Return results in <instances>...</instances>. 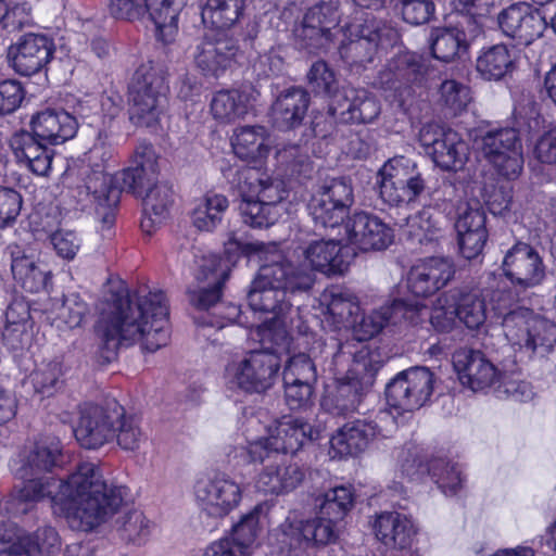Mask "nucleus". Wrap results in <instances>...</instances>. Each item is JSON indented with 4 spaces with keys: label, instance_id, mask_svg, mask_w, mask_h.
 Instances as JSON below:
<instances>
[{
    "label": "nucleus",
    "instance_id": "nucleus-29",
    "mask_svg": "<svg viewBox=\"0 0 556 556\" xmlns=\"http://www.w3.org/2000/svg\"><path fill=\"white\" fill-rule=\"evenodd\" d=\"M8 250L14 280L27 292L47 291L52 285V271L48 265L20 245H10Z\"/></svg>",
    "mask_w": 556,
    "mask_h": 556
},
{
    "label": "nucleus",
    "instance_id": "nucleus-35",
    "mask_svg": "<svg viewBox=\"0 0 556 556\" xmlns=\"http://www.w3.org/2000/svg\"><path fill=\"white\" fill-rule=\"evenodd\" d=\"M267 433L274 441V450L279 453L294 454L307 442L317 438L318 432L314 427L301 417L283 416L267 429Z\"/></svg>",
    "mask_w": 556,
    "mask_h": 556
},
{
    "label": "nucleus",
    "instance_id": "nucleus-14",
    "mask_svg": "<svg viewBox=\"0 0 556 556\" xmlns=\"http://www.w3.org/2000/svg\"><path fill=\"white\" fill-rule=\"evenodd\" d=\"M483 157L506 179H516L523 168L522 143L515 128H495L485 131L479 142Z\"/></svg>",
    "mask_w": 556,
    "mask_h": 556
},
{
    "label": "nucleus",
    "instance_id": "nucleus-16",
    "mask_svg": "<svg viewBox=\"0 0 556 556\" xmlns=\"http://www.w3.org/2000/svg\"><path fill=\"white\" fill-rule=\"evenodd\" d=\"M419 142L437 166L444 170L462 169L469 155L468 143L453 130L427 123L419 130Z\"/></svg>",
    "mask_w": 556,
    "mask_h": 556
},
{
    "label": "nucleus",
    "instance_id": "nucleus-18",
    "mask_svg": "<svg viewBox=\"0 0 556 556\" xmlns=\"http://www.w3.org/2000/svg\"><path fill=\"white\" fill-rule=\"evenodd\" d=\"M195 501L206 515L223 518L242 500V486L225 472L200 479L194 485Z\"/></svg>",
    "mask_w": 556,
    "mask_h": 556
},
{
    "label": "nucleus",
    "instance_id": "nucleus-38",
    "mask_svg": "<svg viewBox=\"0 0 556 556\" xmlns=\"http://www.w3.org/2000/svg\"><path fill=\"white\" fill-rule=\"evenodd\" d=\"M243 434L245 437L247 445L235 447L228 457L241 458L247 463H262L276 458L279 454L278 450H274V441L267 433L266 437L256 435L264 427L262 426L258 416L251 415L242 424Z\"/></svg>",
    "mask_w": 556,
    "mask_h": 556
},
{
    "label": "nucleus",
    "instance_id": "nucleus-55",
    "mask_svg": "<svg viewBox=\"0 0 556 556\" xmlns=\"http://www.w3.org/2000/svg\"><path fill=\"white\" fill-rule=\"evenodd\" d=\"M300 319L294 317L293 324H282L281 320L265 319L262 325L256 326V334L262 344L260 351L275 353L280 358V354L289 348V336L287 328H298L301 330Z\"/></svg>",
    "mask_w": 556,
    "mask_h": 556
},
{
    "label": "nucleus",
    "instance_id": "nucleus-10",
    "mask_svg": "<svg viewBox=\"0 0 556 556\" xmlns=\"http://www.w3.org/2000/svg\"><path fill=\"white\" fill-rule=\"evenodd\" d=\"M428 72L425 59L415 52H402L392 56L379 71L376 86L384 91V97L400 109L406 110L414 97L415 88L420 87Z\"/></svg>",
    "mask_w": 556,
    "mask_h": 556
},
{
    "label": "nucleus",
    "instance_id": "nucleus-22",
    "mask_svg": "<svg viewBox=\"0 0 556 556\" xmlns=\"http://www.w3.org/2000/svg\"><path fill=\"white\" fill-rule=\"evenodd\" d=\"M453 367L459 382L473 392L493 388L500 377L497 368L483 352L469 348H460L453 354Z\"/></svg>",
    "mask_w": 556,
    "mask_h": 556
},
{
    "label": "nucleus",
    "instance_id": "nucleus-9",
    "mask_svg": "<svg viewBox=\"0 0 556 556\" xmlns=\"http://www.w3.org/2000/svg\"><path fill=\"white\" fill-rule=\"evenodd\" d=\"M356 14L353 22L342 24L339 52L346 64L365 66L374 61L379 46L397 40V31L368 13Z\"/></svg>",
    "mask_w": 556,
    "mask_h": 556
},
{
    "label": "nucleus",
    "instance_id": "nucleus-64",
    "mask_svg": "<svg viewBox=\"0 0 556 556\" xmlns=\"http://www.w3.org/2000/svg\"><path fill=\"white\" fill-rule=\"evenodd\" d=\"M409 227L412 233L416 237L418 242L424 245L437 243L442 237V229L439 220L433 218V215L429 210H422L415 216L409 218Z\"/></svg>",
    "mask_w": 556,
    "mask_h": 556
},
{
    "label": "nucleus",
    "instance_id": "nucleus-36",
    "mask_svg": "<svg viewBox=\"0 0 556 556\" xmlns=\"http://www.w3.org/2000/svg\"><path fill=\"white\" fill-rule=\"evenodd\" d=\"M309 100V93L301 87L282 91L271 106L274 125L280 130L300 126L307 113Z\"/></svg>",
    "mask_w": 556,
    "mask_h": 556
},
{
    "label": "nucleus",
    "instance_id": "nucleus-4",
    "mask_svg": "<svg viewBox=\"0 0 556 556\" xmlns=\"http://www.w3.org/2000/svg\"><path fill=\"white\" fill-rule=\"evenodd\" d=\"M324 352L331 356L329 368L338 376V382L323 396L321 408L333 416H348L357 410L363 395L374 384L380 364L367 346L357 348L334 338L326 343Z\"/></svg>",
    "mask_w": 556,
    "mask_h": 556
},
{
    "label": "nucleus",
    "instance_id": "nucleus-15",
    "mask_svg": "<svg viewBox=\"0 0 556 556\" xmlns=\"http://www.w3.org/2000/svg\"><path fill=\"white\" fill-rule=\"evenodd\" d=\"M434 382V374L429 368H408L387 384V403L399 413L418 409L430 400Z\"/></svg>",
    "mask_w": 556,
    "mask_h": 556
},
{
    "label": "nucleus",
    "instance_id": "nucleus-39",
    "mask_svg": "<svg viewBox=\"0 0 556 556\" xmlns=\"http://www.w3.org/2000/svg\"><path fill=\"white\" fill-rule=\"evenodd\" d=\"M376 538L387 547H408L416 533L413 521L397 511H383L374 522Z\"/></svg>",
    "mask_w": 556,
    "mask_h": 556
},
{
    "label": "nucleus",
    "instance_id": "nucleus-25",
    "mask_svg": "<svg viewBox=\"0 0 556 556\" xmlns=\"http://www.w3.org/2000/svg\"><path fill=\"white\" fill-rule=\"evenodd\" d=\"M454 274L450 258L428 257L412 266L406 276V288L417 298H427L445 287Z\"/></svg>",
    "mask_w": 556,
    "mask_h": 556
},
{
    "label": "nucleus",
    "instance_id": "nucleus-21",
    "mask_svg": "<svg viewBox=\"0 0 556 556\" xmlns=\"http://www.w3.org/2000/svg\"><path fill=\"white\" fill-rule=\"evenodd\" d=\"M261 511L256 506L243 515L228 534L206 547L203 556H251L256 548Z\"/></svg>",
    "mask_w": 556,
    "mask_h": 556
},
{
    "label": "nucleus",
    "instance_id": "nucleus-2",
    "mask_svg": "<svg viewBox=\"0 0 556 556\" xmlns=\"http://www.w3.org/2000/svg\"><path fill=\"white\" fill-rule=\"evenodd\" d=\"M96 333L99 348L108 361L122 345L141 341L148 352H155L169 342L168 305L161 290H140L131 298L123 283L110 287L99 306Z\"/></svg>",
    "mask_w": 556,
    "mask_h": 556
},
{
    "label": "nucleus",
    "instance_id": "nucleus-47",
    "mask_svg": "<svg viewBox=\"0 0 556 556\" xmlns=\"http://www.w3.org/2000/svg\"><path fill=\"white\" fill-rule=\"evenodd\" d=\"M404 308L405 302L403 300H394L390 306L372 309L369 313L363 314L361 318L356 316L351 325L355 339L359 342L371 339L378 334L389 321L394 320L395 316L402 313Z\"/></svg>",
    "mask_w": 556,
    "mask_h": 556
},
{
    "label": "nucleus",
    "instance_id": "nucleus-13",
    "mask_svg": "<svg viewBox=\"0 0 556 556\" xmlns=\"http://www.w3.org/2000/svg\"><path fill=\"white\" fill-rule=\"evenodd\" d=\"M379 175L380 198L391 206L414 203L426 189L425 179L416 163L405 156L390 159Z\"/></svg>",
    "mask_w": 556,
    "mask_h": 556
},
{
    "label": "nucleus",
    "instance_id": "nucleus-41",
    "mask_svg": "<svg viewBox=\"0 0 556 556\" xmlns=\"http://www.w3.org/2000/svg\"><path fill=\"white\" fill-rule=\"evenodd\" d=\"M186 0H144V14L155 26L156 36L164 43L173 41L178 30V16Z\"/></svg>",
    "mask_w": 556,
    "mask_h": 556
},
{
    "label": "nucleus",
    "instance_id": "nucleus-43",
    "mask_svg": "<svg viewBox=\"0 0 556 556\" xmlns=\"http://www.w3.org/2000/svg\"><path fill=\"white\" fill-rule=\"evenodd\" d=\"M143 217L141 228L151 233L168 216L173 191L167 184H155L143 194Z\"/></svg>",
    "mask_w": 556,
    "mask_h": 556
},
{
    "label": "nucleus",
    "instance_id": "nucleus-59",
    "mask_svg": "<svg viewBox=\"0 0 556 556\" xmlns=\"http://www.w3.org/2000/svg\"><path fill=\"white\" fill-rule=\"evenodd\" d=\"M114 438L124 451H136L144 441V435L132 416H126L122 406L114 408Z\"/></svg>",
    "mask_w": 556,
    "mask_h": 556
},
{
    "label": "nucleus",
    "instance_id": "nucleus-31",
    "mask_svg": "<svg viewBox=\"0 0 556 556\" xmlns=\"http://www.w3.org/2000/svg\"><path fill=\"white\" fill-rule=\"evenodd\" d=\"M30 126V134L50 146H55L74 138L78 121L77 116L64 110L46 109L31 117Z\"/></svg>",
    "mask_w": 556,
    "mask_h": 556
},
{
    "label": "nucleus",
    "instance_id": "nucleus-17",
    "mask_svg": "<svg viewBox=\"0 0 556 556\" xmlns=\"http://www.w3.org/2000/svg\"><path fill=\"white\" fill-rule=\"evenodd\" d=\"M502 270L516 292L539 287L546 279L543 257L532 245L521 241L507 250Z\"/></svg>",
    "mask_w": 556,
    "mask_h": 556
},
{
    "label": "nucleus",
    "instance_id": "nucleus-12",
    "mask_svg": "<svg viewBox=\"0 0 556 556\" xmlns=\"http://www.w3.org/2000/svg\"><path fill=\"white\" fill-rule=\"evenodd\" d=\"M343 14L339 0H324L308 8L301 25L294 29L298 45L309 52L326 48L342 34Z\"/></svg>",
    "mask_w": 556,
    "mask_h": 556
},
{
    "label": "nucleus",
    "instance_id": "nucleus-44",
    "mask_svg": "<svg viewBox=\"0 0 556 556\" xmlns=\"http://www.w3.org/2000/svg\"><path fill=\"white\" fill-rule=\"evenodd\" d=\"M354 500L351 485H338L317 495L314 500V508L321 518L340 523L353 508Z\"/></svg>",
    "mask_w": 556,
    "mask_h": 556
},
{
    "label": "nucleus",
    "instance_id": "nucleus-60",
    "mask_svg": "<svg viewBox=\"0 0 556 556\" xmlns=\"http://www.w3.org/2000/svg\"><path fill=\"white\" fill-rule=\"evenodd\" d=\"M278 164L291 176H308L312 164L307 149L300 144H285L276 152Z\"/></svg>",
    "mask_w": 556,
    "mask_h": 556
},
{
    "label": "nucleus",
    "instance_id": "nucleus-23",
    "mask_svg": "<svg viewBox=\"0 0 556 556\" xmlns=\"http://www.w3.org/2000/svg\"><path fill=\"white\" fill-rule=\"evenodd\" d=\"M53 42L45 35L27 34L8 49L10 66L22 76H31L50 62Z\"/></svg>",
    "mask_w": 556,
    "mask_h": 556
},
{
    "label": "nucleus",
    "instance_id": "nucleus-32",
    "mask_svg": "<svg viewBox=\"0 0 556 556\" xmlns=\"http://www.w3.org/2000/svg\"><path fill=\"white\" fill-rule=\"evenodd\" d=\"M157 156L149 143H140L132 157L131 166L122 172L123 187L137 197L143 194L157 184Z\"/></svg>",
    "mask_w": 556,
    "mask_h": 556
},
{
    "label": "nucleus",
    "instance_id": "nucleus-46",
    "mask_svg": "<svg viewBox=\"0 0 556 556\" xmlns=\"http://www.w3.org/2000/svg\"><path fill=\"white\" fill-rule=\"evenodd\" d=\"M433 58L442 62H451L468 50V40L464 30L458 27H439L432 29L429 38Z\"/></svg>",
    "mask_w": 556,
    "mask_h": 556
},
{
    "label": "nucleus",
    "instance_id": "nucleus-37",
    "mask_svg": "<svg viewBox=\"0 0 556 556\" xmlns=\"http://www.w3.org/2000/svg\"><path fill=\"white\" fill-rule=\"evenodd\" d=\"M243 434L245 437L247 445L235 447L228 457L241 458L247 463H262L276 458L279 454L278 450H274V441L267 433L266 437L256 435L264 427L262 426L258 416L251 415L242 424Z\"/></svg>",
    "mask_w": 556,
    "mask_h": 556
},
{
    "label": "nucleus",
    "instance_id": "nucleus-52",
    "mask_svg": "<svg viewBox=\"0 0 556 556\" xmlns=\"http://www.w3.org/2000/svg\"><path fill=\"white\" fill-rule=\"evenodd\" d=\"M243 8L244 0H206L202 4L201 17L205 25L226 29L238 22Z\"/></svg>",
    "mask_w": 556,
    "mask_h": 556
},
{
    "label": "nucleus",
    "instance_id": "nucleus-11",
    "mask_svg": "<svg viewBox=\"0 0 556 556\" xmlns=\"http://www.w3.org/2000/svg\"><path fill=\"white\" fill-rule=\"evenodd\" d=\"M280 358L275 353L251 351L225 368V382L230 390L261 393L269 389L277 377Z\"/></svg>",
    "mask_w": 556,
    "mask_h": 556
},
{
    "label": "nucleus",
    "instance_id": "nucleus-62",
    "mask_svg": "<svg viewBox=\"0 0 556 556\" xmlns=\"http://www.w3.org/2000/svg\"><path fill=\"white\" fill-rule=\"evenodd\" d=\"M455 294V292L448 290L442 293L433 304L430 323L439 332H448L455 325L457 318Z\"/></svg>",
    "mask_w": 556,
    "mask_h": 556
},
{
    "label": "nucleus",
    "instance_id": "nucleus-45",
    "mask_svg": "<svg viewBox=\"0 0 556 556\" xmlns=\"http://www.w3.org/2000/svg\"><path fill=\"white\" fill-rule=\"evenodd\" d=\"M228 207L229 201L224 194L207 192L195 200L191 223L200 231L212 232L220 225Z\"/></svg>",
    "mask_w": 556,
    "mask_h": 556
},
{
    "label": "nucleus",
    "instance_id": "nucleus-56",
    "mask_svg": "<svg viewBox=\"0 0 556 556\" xmlns=\"http://www.w3.org/2000/svg\"><path fill=\"white\" fill-rule=\"evenodd\" d=\"M61 547V540L52 527L39 528L34 534H23L14 549L20 556H50Z\"/></svg>",
    "mask_w": 556,
    "mask_h": 556
},
{
    "label": "nucleus",
    "instance_id": "nucleus-30",
    "mask_svg": "<svg viewBox=\"0 0 556 556\" xmlns=\"http://www.w3.org/2000/svg\"><path fill=\"white\" fill-rule=\"evenodd\" d=\"M9 144L17 163L38 176L48 175L54 155L53 149L48 147L49 143L29 131L21 130L11 136Z\"/></svg>",
    "mask_w": 556,
    "mask_h": 556
},
{
    "label": "nucleus",
    "instance_id": "nucleus-26",
    "mask_svg": "<svg viewBox=\"0 0 556 556\" xmlns=\"http://www.w3.org/2000/svg\"><path fill=\"white\" fill-rule=\"evenodd\" d=\"M113 427L114 409L109 412L87 403L79 408V419L73 432L83 447L96 450L114 438Z\"/></svg>",
    "mask_w": 556,
    "mask_h": 556
},
{
    "label": "nucleus",
    "instance_id": "nucleus-33",
    "mask_svg": "<svg viewBox=\"0 0 556 556\" xmlns=\"http://www.w3.org/2000/svg\"><path fill=\"white\" fill-rule=\"evenodd\" d=\"M305 479V469L298 463L281 459L266 464L257 476L256 488L274 495L288 494Z\"/></svg>",
    "mask_w": 556,
    "mask_h": 556
},
{
    "label": "nucleus",
    "instance_id": "nucleus-28",
    "mask_svg": "<svg viewBox=\"0 0 556 556\" xmlns=\"http://www.w3.org/2000/svg\"><path fill=\"white\" fill-rule=\"evenodd\" d=\"M238 52L233 38L223 33L206 35L197 47L194 61L204 75L219 77L235 62Z\"/></svg>",
    "mask_w": 556,
    "mask_h": 556
},
{
    "label": "nucleus",
    "instance_id": "nucleus-34",
    "mask_svg": "<svg viewBox=\"0 0 556 556\" xmlns=\"http://www.w3.org/2000/svg\"><path fill=\"white\" fill-rule=\"evenodd\" d=\"M342 240L338 236L337 239L315 240L312 241L304 250L303 255L305 261L311 265H300L294 268H304L312 274L314 270H319L327 275L343 274L350 264L349 255H346L341 247ZM315 277V275H313Z\"/></svg>",
    "mask_w": 556,
    "mask_h": 556
},
{
    "label": "nucleus",
    "instance_id": "nucleus-40",
    "mask_svg": "<svg viewBox=\"0 0 556 556\" xmlns=\"http://www.w3.org/2000/svg\"><path fill=\"white\" fill-rule=\"evenodd\" d=\"M253 100L248 89L219 90L211 100V113L216 121L229 124L243 118L251 110Z\"/></svg>",
    "mask_w": 556,
    "mask_h": 556
},
{
    "label": "nucleus",
    "instance_id": "nucleus-57",
    "mask_svg": "<svg viewBox=\"0 0 556 556\" xmlns=\"http://www.w3.org/2000/svg\"><path fill=\"white\" fill-rule=\"evenodd\" d=\"M64 374L63 362L56 357L40 363L29 375V381L36 393L50 396L63 386Z\"/></svg>",
    "mask_w": 556,
    "mask_h": 556
},
{
    "label": "nucleus",
    "instance_id": "nucleus-48",
    "mask_svg": "<svg viewBox=\"0 0 556 556\" xmlns=\"http://www.w3.org/2000/svg\"><path fill=\"white\" fill-rule=\"evenodd\" d=\"M514 67V58L505 45L498 43L481 50L476 68L485 80H500Z\"/></svg>",
    "mask_w": 556,
    "mask_h": 556
},
{
    "label": "nucleus",
    "instance_id": "nucleus-27",
    "mask_svg": "<svg viewBox=\"0 0 556 556\" xmlns=\"http://www.w3.org/2000/svg\"><path fill=\"white\" fill-rule=\"evenodd\" d=\"M329 113L344 123H371L380 113V104L367 90L346 87L333 96Z\"/></svg>",
    "mask_w": 556,
    "mask_h": 556
},
{
    "label": "nucleus",
    "instance_id": "nucleus-3",
    "mask_svg": "<svg viewBox=\"0 0 556 556\" xmlns=\"http://www.w3.org/2000/svg\"><path fill=\"white\" fill-rule=\"evenodd\" d=\"M314 286L312 271L294 268V264L274 249L261 265L248 293L250 308L254 313L271 315L267 319L293 324L301 319L299 299L308 295Z\"/></svg>",
    "mask_w": 556,
    "mask_h": 556
},
{
    "label": "nucleus",
    "instance_id": "nucleus-7",
    "mask_svg": "<svg viewBox=\"0 0 556 556\" xmlns=\"http://www.w3.org/2000/svg\"><path fill=\"white\" fill-rule=\"evenodd\" d=\"M229 182L241 197L239 211L244 224L252 228H268L281 217L282 201L288 195L282 180L263 178L254 168L242 167L235 170Z\"/></svg>",
    "mask_w": 556,
    "mask_h": 556
},
{
    "label": "nucleus",
    "instance_id": "nucleus-5",
    "mask_svg": "<svg viewBox=\"0 0 556 556\" xmlns=\"http://www.w3.org/2000/svg\"><path fill=\"white\" fill-rule=\"evenodd\" d=\"M484 299L491 311L502 319L506 340L516 351L528 356L548 353L556 344V324L535 314L532 309L515 303L511 290L501 286L494 273L486 276Z\"/></svg>",
    "mask_w": 556,
    "mask_h": 556
},
{
    "label": "nucleus",
    "instance_id": "nucleus-61",
    "mask_svg": "<svg viewBox=\"0 0 556 556\" xmlns=\"http://www.w3.org/2000/svg\"><path fill=\"white\" fill-rule=\"evenodd\" d=\"M18 306L23 308V315L18 320L14 318V306H10L5 313L8 324L3 331V340L7 346L13 351H22L30 342V333L26 329L28 312L24 305L20 304Z\"/></svg>",
    "mask_w": 556,
    "mask_h": 556
},
{
    "label": "nucleus",
    "instance_id": "nucleus-24",
    "mask_svg": "<svg viewBox=\"0 0 556 556\" xmlns=\"http://www.w3.org/2000/svg\"><path fill=\"white\" fill-rule=\"evenodd\" d=\"M497 23L505 36L526 47L540 38L546 28L544 17L523 2L514 3L502 10Z\"/></svg>",
    "mask_w": 556,
    "mask_h": 556
},
{
    "label": "nucleus",
    "instance_id": "nucleus-49",
    "mask_svg": "<svg viewBox=\"0 0 556 556\" xmlns=\"http://www.w3.org/2000/svg\"><path fill=\"white\" fill-rule=\"evenodd\" d=\"M267 131L263 126H242L235 130L231 146L242 160L256 161L265 157L269 148L265 143Z\"/></svg>",
    "mask_w": 556,
    "mask_h": 556
},
{
    "label": "nucleus",
    "instance_id": "nucleus-6",
    "mask_svg": "<svg viewBox=\"0 0 556 556\" xmlns=\"http://www.w3.org/2000/svg\"><path fill=\"white\" fill-rule=\"evenodd\" d=\"M102 136L80 160L77 172L80 181L72 188L71 193L81 207L93 204L101 222L110 227L115 219L114 210L119 203L122 190L105 172L108 163L113 159V151L102 140Z\"/></svg>",
    "mask_w": 556,
    "mask_h": 556
},
{
    "label": "nucleus",
    "instance_id": "nucleus-53",
    "mask_svg": "<svg viewBox=\"0 0 556 556\" xmlns=\"http://www.w3.org/2000/svg\"><path fill=\"white\" fill-rule=\"evenodd\" d=\"M312 197L318 199L315 206L320 207L318 208V212H321V214L326 212L321 211L323 207L320 206H324L325 202L333 206L336 205V207L341 206L340 211H343L346 215L354 202L352 185L345 178L326 179L320 186H318Z\"/></svg>",
    "mask_w": 556,
    "mask_h": 556
},
{
    "label": "nucleus",
    "instance_id": "nucleus-63",
    "mask_svg": "<svg viewBox=\"0 0 556 556\" xmlns=\"http://www.w3.org/2000/svg\"><path fill=\"white\" fill-rule=\"evenodd\" d=\"M282 380L299 383H315L317 380L316 365L304 353L291 356L283 369Z\"/></svg>",
    "mask_w": 556,
    "mask_h": 556
},
{
    "label": "nucleus",
    "instance_id": "nucleus-20",
    "mask_svg": "<svg viewBox=\"0 0 556 556\" xmlns=\"http://www.w3.org/2000/svg\"><path fill=\"white\" fill-rule=\"evenodd\" d=\"M340 240L361 251L383 250L393 240V230L379 217L355 212L342 225Z\"/></svg>",
    "mask_w": 556,
    "mask_h": 556
},
{
    "label": "nucleus",
    "instance_id": "nucleus-42",
    "mask_svg": "<svg viewBox=\"0 0 556 556\" xmlns=\"http://www.w3.org/2000/svg\"><path fill=\"white\" fill-rule=\"evenodd\" d=\"M320 304L325 307V319L337 329L350 328L361 312L355 296L336 290L324 292Z\"/></svg>",
    "mask_w": 556,
    "mask_h": 556
},
{
    "label": "nucleus",
    "instance_id": "nucleus-58",
    "mask_svg": "<svg viewBox=\"0 0 556 556\" xmlns=\"http://www.w3.org/2000/svg\"><path fill=\"white\" fill-rule=\"evenodd\" d=\"M494 392L500 399H510L517 402L530 401L534 395L532 386L521 378L520 372L516 369L509 370L506 366L501 368Z\"/></svg>",
    "mask_w": 556,
    "mask_h": 556
},
{
    "label": "nucleus",
    "instance_id": "nucleus-54",
    "mask_svg": "<svg viewBox=\"0 0 556 556\" xmlns=\"http://www.w3.org/2000/svg\"><path fill=\"white\" fill-rule=\"evenodd\" d=\"M455 292L457 318L469 329H477L486 318V304L484 296L477 291L452 289Z\"/></svg>",
    "mask_w": 556,
    "mask_h": 556
},
{
    "label": "nucleus",
    "instance_id": "nucleus-50",
    "mask_svg": "<svg viewBox=\"0 0 556 556\" xmlns=\"http://www.w3.org/2000/svg\"><path fill=\"white\" fill-rule=\"evenodd\" d=\"M428 473L446 496L456 495L466 481L462 466L445 457L431 458L428 462Z\"/></svg>",
    "mask_w": 556,
    "mask_h": 556
},
{
    "label": "nucleus",
    "instance_id": "nucleus-8",
    "mask_svg": "<svg viewBox=\"0 0 556 556\" xmlns=\"http://www.w3.org/2000/svg\"><path fill=\"white\" fill-rule=\"evenodd\" d=\"M168 85L163 64L148 61L135 72L129 85V118L140 127L159 124L167 102Z\"/></svg>",
    "mask_w": 556,
    "mask_h": 556
},
{
    "label": "nucleus",
    "instance_id": "nucleus-1",
    "mask_svg": "<svg viewBox=\"0 0 556 556\" xmlns=\"http://www.w3.org/2000/svg\"><path fill=\"white\" fill-rule=\"evenodd\" d=\"M61 454V441L56 437L47 435L34 444L18 471L24 485L8 500L7 510L12 516L24 515L37 502L48 498L54 514L63 516L70 528L91 531L122 508L127 488L108 483L100 467L91 462L78 464L66 480L39 477L60 466Z\"/></svg>",
    "mask_w": 556,
    "mask_h": 556
},
{
    "label": "nucleus",
    "instance_id": "nucleus-19",
    "mask_svg": "<svg viewBox=\"0 0 556 556\" xmlns=\"http://www.w3.org/2000/svg\"><path fill=\"white\" fill-rule=\"evenodd\" d=\"M392 422L389 413L382 410L374 417L349 421L331 437V448L340 457L357 455L364 452L376 438L384 435L387 425Z\"/></svg>",
    "mask_w": 556,
    "mask_h": 556
},
{
    "label": "nucleus",
    "instance_id": "nucleus-51",
    "mask_svg": "<svg viewBox=\"0 0 556 556\" xmlns=\"http://www.w3.org/2000/svg\"><path fill=\"white\" fill-rule=\"evenodd\" d=\"M153 522L139 509L124 511L115 521L119 538L127 544L144 545L153 531Z\"/></svg>",
    "mask_w": 556,
    "mask_h": 556
}]
</instances>
